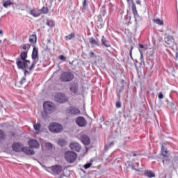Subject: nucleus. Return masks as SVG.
<instances>
[{
    "instance_id": "obj_22",
    "label": "nucleus",
    "mask_w": 178,
    "mask_h": 178,
    "mask_svg": "<svg viewBox=\"0 0 178 178\" xmlns=\"http://www.w3.org/2000/svg\"><path fill=\"white\" fill-rule=\"evenodd\" d=\"M161 154L163 156H169V154H168V149L165 148V146H163V144H162V146H161Z\"/></svg>"
},
{
    "instance_id": "obj_29",
    "label": "nucleus",
    "mask_w": 178,
    "mask_h": 178,
    "mask_svg": "<svg viewBox=\"0 0 178 178\" xmlns=\"http://www.w3.org/2000/svg\"><path fill=\"white\" fill-rule=\"evenodd\" d=\"M6 138V134H5V131L3 130L0 129V141H2V140H5Z\"/></svg>"
},
{
    "instance_id": "obj_4",
    "label": "nucleus",
    "mask_w": 178,
    "mask_h": 178,
    "mask_svg": "<svg viewBox=\"0 0 178 178\" xmlns=\"http://www.w3.org/2000/svg\"><path fill=\"white\" fill-rule=\"evenodd\" d=\"M31 56L33 61L32 62L31 65L29 67V70L34 69V66H35L37 65V62H38V49L33 47Z\"/></svg>"
},
{
    "instance_id": "obj_12",
    "label": "nucleus",
    "mask_w": 178,
    "mask_h": 178,
    "mask_svg": "<svg viewBox=\"0 0 178 178\" xmlns=\"http://www.w3.org/2000/svg\"><path fill=\"white\" fill-rule=\"evenodd\" d=\"M31 148H40V143L35 139H31L28 143Z\"/></svg>"
},
{
    "instance_id": "obj_44",
    "label": "nucleus",
    "mask_w": 178,
    "mask_h": 178,
    "mask_svg": "<svg viewBox=\"0 0 178 178\" xmlns=\"http://www.w3.org/2000/svg\"><path fill=\"white\" fill-rule=\"evenodd\" d=\"M159 99H163V94H162V92H160L159 94Z\"/></svg>"
},
{
    "instance_id": "obj_43",
    "label": "nucleus",
    "mask_w": 178,
    "mask_h": 178,
    "mask_svg": "<svg viewBox=\"0 0 178 178\" xmlns=\"http://www.w3.org/2000/svg\"><path fill=\"white\" fill-rule=\"evenodd\" d=\"M27 47L29 49H30V44H24L23 47H22V49L26 50L27 49Z\"/></svg>"
},
{
    "instance_id": "obj_27",
    "label": "nucleus",
    "mask_w": 178,
    "mask_h": 178,
    "mask_svg": "<svg viewBox=\"0 0 178 178\" xmlns=\"http://www.w3.org/2000/svg\"><path fill=\"white\" fill-rule=\"evenodd\" d=\"M163 157V165H169L170 163V159H169V156Z\"/></svg>"
},
{
    "instance_id": "obj_20",
    "label": "nucleus",
    "mask_w": 178,
    "mask_h": 178,
    "mask_svg": "<svg viewBox=\"0 0 178 178\" xmlns=\"http://www.w3.org/2000/svg\"><path fill=\"white\" fill-rule=\"evenodd\" d=\"M165 42L168 44V45H171L173 42V36L168 35L165 38Z\"/></svg>"
},
{
    "instance_id": "obj_36",
    "label": "nucleus",
    "mask_w": 178,
    "mask_h": 178,
    "mask_svg": "<svg viewBox=\"0 0 178 178\" xmlns=\"http://www.w3.org/2000/svg\"><path fill=\"white\" fill-rule=\"evenodd\" d=\"M51 45H52V42L51 41V39H48L47 45V49H51Z\"/></svg>"
},
{
    "instance_id": "obj_8",
    "label": "nucleus",
    "mask_w": 178,
    "mask_h": 178,
    "mask_svg": "<svg viewBox=\"0 0 178 178\" xmlns=\"http://www.w3.org/2000/svg\"><path fill=\"white\" fill-rule=\"evenodd\" d=\"M44 112L45 113H52L54 111V104L51 102H45L43 104Z\"/></svg>"
},
{
    "instance_id": "obj_35",
    "label": "nucleus",
    "mask_w": 178,
    "mask_h": 178,
    "mask_svg": "<svg viewBox=\"0 0 178 178\" xmlns=\"http://www.w3.org/2000/svg\"><path fill=\"white\" fill-rule=\"evenodd\" d=\"M12 5V2L10 1H3V6L4 8H8V6H10Z\"/></svg>"
},
{
    "instance_id": "obj_5",
    "label": "nucleus",
    "mask_w": 178,
    "mask_h": 178,
    "mask_svg": "<svg viewBox=\"0 0 178 178\" xmlns=\"http://www.w3.org/2000/svg\"><path fill=\"white\" fill-rule=\"evenodd\" d=\"M65 158L69 163H73L77 159V154L74 152L68 151L65 153Z\"/></svg>"
},
{
    "instance_id": "obj_45",
    "label": "nucleus",
    "mask_w": 178,
    "mask_h": 178,
    "mask_svg": "<svg viewBox=\"0 0 178 178\" xmlns=\"http://www.w3.org/2000/svg\"><path fill=\"white\" fill-rule=\"evenodd\" d=\"M122 106V104L120 103V102H116V107L117 108H120Z\"/></svg>"
},
{
    "instance_id": "obj_53",
    "label": "nucleus",
    "mask_w": 178,
    "mask_h": 178,
    "mask_svg": "<svg viewBox=\"0 0 178 178\" xmlns=\"http://www.w3.org/2000/svg\"><path fill=\"white\" fill-rule=\"evenodd\" d=\"M136 154H133V156H136Z\"/></svg>"
},
{
    "instance_id": "obj_41",
    "label": "nucleus",
    "mask_w": 178,
    "mask_h": 178,
    "mask_svg": "<svg viewBox=\"0 0 178 178\" xmlns=\"http://www.w3.org/2000/svg\"><path fill=\"white\" fill-rule=\"evenodd\" d=\"M91 163H87V164H85L84 165V168H85V169H88V168H91Z\"/></svg>"
},
{
    "instance_id": "obj_33",
    "label": "nucleus",
    "mask_w": 178,
    "mask_h": 178,
    "mask_svg": "<svg viewBox=\"0 0 178 178\" xmlns=\"http://www.w3.org/2000/svg\"><path fill=\"white\" fill-rule=\"evenodd\" d=\"M154 23H156V24H159V26H163V21L161 19H156L153 20Z\"/></svg>"
},
{
    "instance_id": "obj_37",
    "label": "nucleus",
    "mask_w": 178,
    "mask_h": 178,
    "mask_svg": "<svg viewBox=\"0 0 178 178\" xmlns=\"http://www.w3.org/2000/svg\"><path fill=\"white\" fill-rule=\"evenodd\" d=\"M44 146L46 147V148L51 149V148H52V147H53V145H52V143H44Z\"/></svg>"
},
{
    "instance_id": "obj_32",
    "label": "nucleus",
    "mask_w": 178,
    "mask_h": 178,
    "mask_svg": "<svg viewBox=\"0 0 178 178\" xmlns=\"http://www.w3.org/2000/svg\"><path fill=\"white\" fill-rule=\"evenodd\" d=\"M145 175L149 178L155 177V174L152 172V171H146Z\"/></svg>"
},
{
    "instance_id": "obj_26",
    "label": "nucleus",
    "mask_w": 178,
    "mask_h": 178,
    "mask_svg": "<svg viewBox=\"0 0 178 178\" xmlns=\"http://www.w3.org/2000/svg\"><path fill=\"white\" fill-rule=\"evenodd\" d=\"M19 59H21L22 62L26 60V59H27V52L24 51L22 53H21V54L19 55Z\"/></svg>"
},
{
    "instance_id": "obj_42",
    "label": "nucleus",
    "mask_w": 178,
    "mask_h": 178,
    "mask_svg": "<svg viewBox=\"0 0 178 178\" xmlns=\"http://www.w3.org/2000/svg\"><path fill=\"white\" fill-rule=\"evenodd\" d=\"M83 9H86V8H87V0L83 1Z\"/></svg>"
},
{
    "instance_id": "obj_13",
    "label": "nucleus",
    "mask_w": 178,
    "mask_h": 178,
    "mask_svg": "<svg viewBox=\"0 0 178 178\" xmlns=\"http://www.w3.org/2000/svg\"><path fill=\"white\" fill-rule=\"evenodd\" d=\"M125 165L128 169H134V170H136V172H143V170H141L139 168H136V165H134V164L130 161L125 163Z\"/></svg>"
},
{
    "instance_id": "obj_7",
    "label": "nucleus",
    "mask_w": 178,
    "mask_h": 178,
    "mask_svg": "<svg viewBox=\"0 0 178 178\" xmlns=\"http://www.w3.org/2000/svg\"><path fill=\"white\" fill-rule=\"evenodd\" d=\"M54 99L56 102L63 104L64 102H67V96L63 93H58L55 95Z\"/></svg>"
},
{
    "instance_id": "obj_2",
    "label": "nucleus",
    "mask_w": 178,
    "mask_h": 178,
    "mask_svg": "<svg viewBox=\"0 0 178 178\" xmlns=\"http://www.w3.org/2000/svg\"><path fill=\"white\" fill-rule=\"evenodd\" d=\"M16 65L17 67L21 70H24V69H29V65H30V60H25L24 61H22L20 58H16Z\"/></svg>"
},
{
    "instance_id": "obj_21",
    "label": "nucleus",
    "mask_w": 178,
    "mask_h": 178,
    "mask_svg": "<svg viewBox=\"0 0 178 178\" xmlns=\"http://www.w3.org/2000/svg\"><path fill=\"white\" fill-rule=\"evenodd\" d=\"M102 44L104 45V47H106V48H109V47H111V42L106 40L104 36H102Z\"/></svg>"
},
{
    "instance_id": "obj_55",
    "label": "nucleus",
    "mask_w": 178,
    "mask_h": 178,
    "mask_svg": "<svg viewBox=\"0 0 178 178\" xmlns=\"http://www.w3.org/2000/svg\"><path fill=\"white\" fill-rule=\"evenodd\" d=\"M127 2H130V0H127Z\"/></svg>"
},
{
    "instance_id": "obj_3",
    "label": "nucleus",
    "mask_w": 178,
    "mask_h": 178,
    "mask_svg": "<svg viewBox=\"0 0 178 178\" xmlns=\"http://www.w3.org/2000/svg\"><path fill=\"white\" fill-rule=\"evenodd\" d=\"M49 129L51 133H61L63 131V127L58 122H53L49 124Z\"/></svg>"
},
{
    "instance_id": "obj_50",
    "label": "nucleus",
    "mask_w": 178,
    "mask_h": 178,
    "mask_svg": "<svg viewBox=\"0 0 178 178\" xmlns=\"http://www.w3.org/2000/svg\"><path fill=\"white\" fill-rule=\"evenodd\" d=\"M139 47H140L141 49H143V48H144V45H143V44H139Z\"/></svg>"
},
{
    "instance_id": "obj_19",
    "label": "nucleus",
    "mask_w": 178,
    "mask_h": 178,
    "mask_svg": "<svg viewBox=\"0 0 178 178\" xmlns=\"http://www.w3.org/2000/svg\"><path fill=\"white\" fill-rule=\"evenodd\" d=\"M22 152L26 154V155H34L35 152L34 151L30 149L29 147H22Z\"/></svg>"
},
{
    "instance_id": "obj_40",
    "label": "nucleus",
    "mask_w": 178,
    "mask_h": 178,
    "mask_svg": "<svg viewBox=\"0 0 178 178\" xmlns=\"http://www.w3.org/2000/svg\"><path fill=\"white\" fill-rule=\"evenodd\" d=\"M58 58L60 59V60H64L65 62L66 60V57H65V56L63 55H60V56H58Z\"/></svg>"
},
{
    "instance_id": "obj_17",
    "label": "nucleus",
    "mask_w": 178,
    "mask_h": 178,
    "mask_svg": "<svg viewBox=\"0 0 178 178\" xmlns=\"http://www.w3.org/2000/svg\"><path fill=\"white\" fill-rule=\"evenodd\" d=\"M30 13L32 16H33V17H40V16H41V13L38 8L32 9L30 11Z\"/></svg>"
},
{
    "instance_id": "obj_18",
    "label": "nucleus",
    "mask_w": 178,
    "mask_h": 178,
    "mask_svg": "<svg viewBox=\"0 0 178 178\" xmlns=\"http://www.w3.org/2000/svg\"><path fill=\"white\" fill-rule=\"evenodd\" d=\"M81 142L83 143V144H84V145H90L91 140L88 136L84 135L81 138Z\"/></svg>"
},
{
    "instance_id": "obj_49",
    "label": "nucleus",
    "mask_w": 178,
    "mask_h": 178,
    "mask_svg": "<svg viewBox=\"0 0 178 178\" xmlns=\"http://www.w3.org/2000/svg\"><path fill=\"white\" fill-rule=\"evenodd\" d=\"M115 144V143L111 142L110 144L108 145L107 147H112V145H113Z\"/></svg>"
},
{
    "instance_id": "obj_6",
    "label": "nucleus",
    "mask_w": 178,
    "mask_h": 178,
    "mask_svg": "<svg viewBox=\"0 0 178 178\" xmlns=\"http://www.w3.org/2000/svg\"><path fill=\"white\" fill-rule=\"evenodd\" d=\"M65 113L68 115L69 116L70 115H74V116H79L80 115L81 112L79 108L74 107V106H71L68 108L66 109Z\"/></svg>"
},
{
    "instance_id": "obj_38",
    "label": "nucleus",
    "mask_w": 178,
    "mask_h": 178,
    "mask_svg": "<svg viewBox=\"0 0 178 178\" xmlns=\"http://www.w3.org/2000/svg\"><path fill=\"white\" fill-rule=\"evenodd\" d=\"M140 65H145V62L144 61V56H143V54H140Z\"/></svg>"
},
{
    "instance_id": "obj_10",
    "label": "nucleus",
    "mask_w": 178,
    "mask_h": 178,
    "mask_svg": "<svg viewBox=\"0 0 178 178\" xmlns=\"http://www.w3.org/2000/svg\"><path fill=\"white\" fill-rule=\"evenodd\" d=\"M70 147L72 151H76V152H80V149H81L80 144L76 142L70 143Z\"/></svg>"
},
{
    "instance_id": "obj_47",
    "label": "nucleus",
    "mask_w": 178,
    "mask_h": 178,
    "mask_svg": "<svg viewBox=\"0 0 178 178\" xmlns=\"http://www.w3.org/2000/svg\"><path fill=\"white\" fill-rule=\"evenodd\" d=\"M27 74H30V72H29V70H24V76H27Z\"/></svg>"
},
{
    "instance_id": "obj_31",
    "label": "nucleus",
    "mask_w": 178,
    "mask_h": 178,
    "mask_svg": "<svg viewBox=\"0 0 178 178\" xmlns=\"http://www.w3.org/2000/svg\"><path fill=\"white\" fill-rule=\"evenodd\" d=\"M74 37H75L74 33H72L68 35L65 36V40L66 41H70V40L74 38Z\"/></svg>"
},
{
    "instance_id": "obj_30",
    "label": "nucleus",
    "mask_w": 178,
    "mask_h": 178,
    "mask_svg": "<svg viewBox=\"0 0 178 178\" xmlns=\"http://www.w3.org/2000/svg\"><path fill=\"white\" fill-rule=\"evenodd\" d=\"M46 24L47 26H49V27H54L55 26V22L52 20L47 19Z\"/></svg>"
},
{
    "instance_id": "obj_51",
    "label": "nucleus",
    "mask_w": 178,
    "mask_h": 178,
    "mask_svg": "<svg viewBox=\"0 0 178 178\" xmlns=\"http://www.w3.org/2000/svg\"><path fill=\"white\" fill-rule=\"evenodd\" d=\"M0 34H3V31H2V29H0Z\"/></svg>"
},
{
    "instance_id": "obj_25",
    "label": "nucleus",
    "mask_w": 178,
    "mask_h": 178,
    "mask_svg": "<svg viewBox=\"0 0 178 178\" xmlns=\"http://www.w3.org/2000/svg\"><path fill=\"white\" fill-rule=\"evenodd\" d=\"M29 42L31 44H35L37 42V35H32L29 37Z\"/></svg>"
},
{
    "instance_id": "obj_23",
    "label": "nucleus",
    "mask_w": 178,
    "mask_h": 178,
    "mask_svg": "<svg viewBox=\"0 0 178 178\" xmlns=\"http://www.w3.org/2000/svg\"><path fill=\"white\" fill-rule=\"evenodd\" d=\"M89 42L91 44V45H97V47H99V42L97 40H95L94 38H89Z\"/></svg>"
},
{
    "instance_id": "obj_11",
    "label": "nucleus",
    "mask_w": 178,
    "mask_h": 178,
    "mask_svg": "<svg viewBox=\"0 0 178 178\" xmlns=\"http://www.w3.org/2000/svg\"><path fill=\"white\" fill-rule=\"evenodd\" d=\"M12 148L15 152H22L23 146H22L20 143H14L12 145Z\"/></svg>"
},
{
    "instance_id": "obj_39",
    "label": "nucleus",
    "mask_w": 178,
    "mask_h": 178,
    "mask_svg": "<svg viewBox=\"0 0 178 178\" xmlns=\"http://www.w3.org/2000/svg\"><path fill=\"white\" fill-rule=\"evenodd\" d=\"M26 83V76L22 77V80L19 81V84L23 86Z\"/></svg>"
},
{
    "instance_id": "obj_9",
    "label": "nucleus",
    "mask_w": 178,
    "mask_h": 178,
    "mask_svg": "<svg viewBox=\"0 0 178 178\" xmlns=\"http://www.w3.org/2000/svg\"><path fill=\"white\" fill-rule=\"evenodd\" d=\"M76 123L79 127H86L87 126V120L84 117L79 116L76 118Z\"/></svg>"
},
{
    "instance_id": "obj_14",
    "label": "nucleus",
    "mask_w": 178,
    "mask_h": 178,
    "mask_svg": "<svg viewBox=\"0 0 178 178\" xmlns=\"http://www.w3.org/2000/svg\"><path fill=\"white\" fill-rule=\"evenodd\" d=\"M62 169L60 165H54L51 167V172L53 175H59L62 172Z\"/></svg>"
},
{
    "instance_id": "obj_52",
    "label": "nucleus",
    "mask_w": 178,
    "mask_h": 178,
    "mask_svg": "<svg viewBox=\"0 0 178 178\" xmlns=\"http://www.w3.org/2000/svg\"><path fill=\"white\" fill-rule=\"evenodd\" d=\"M130 56H131V59H133V56H131V50L130 51Z\"/></svg>"
},
{
    "instance_id": "obj_54",
    "label": "nucleus",
    "mask_w": 178,
    "mask_h": 178,
    "mask_svg": "<svg viewBox=\"0 0 178 178\" xmlns=\"http://www.w3.org/2000/svg\"><path fill=\"white\" fill-rule=\"evenodd\" d=\"M136 165L137 166H138V163H136Z\"/></svg>"
},
{
    "instance_id": "obj_1",
    "label": "nucleus",
    "mask_w": 178,
    "mask_h": 178,
    "mask_svg": "<svg viewBox=\"0 0 178 178\" xmlns=\"http://www.w3.org/2000/svg\"><path fill=\"white\" fill-rule=\"evenodd\" d=\"M74 79V74L72 72H63L60 74L59 80L63 83L72 81Z\"/></svg>"
},
{
    "instance_id": "obj_15",
    "label": "nucleus",
    "mask_w": 178,
    "mask_h": 178,
    "mask_svg": "<svg viewBox=\"0 0 178 178\" xmlns=\"http://www.w3.org/2000/svg\"><path fill=\"white\" fill-rule=\"evenodd\" d=\"M70 90L72 94H77L79 92V84L74 83H71Z\"/></svg>"
},
{
    "instance_id": "obj_48",
    "label": "nucleus",
    "mask_w": 178,
    "mask_h": 178,
    "mask_svg": "<svg viewBox=\"0 0 178 178\" xmlns=\"http://www.w3.org/2000/svg\"><path fill=\"white\" fill-rule=\"evenodd\" d=\"M136 3H137V5H141V1L140 0H137Z\"/></svg>"
},
{
    "instance_id": "obj_34",
    "label": "nucleus",
    "mask_w": 178,
    "mask_h": 178,
    "mask_svg": "<svg viewBox=\"0 0 178 178\" xmlns=\"http://www.w3.org/2000/svg\"><path fill=\"white\" fill-rule=\"evenodd\" d=\"M58 144L60 147H64V145H66V141L63 139H60L58 140Z\"/></svg>"
},
{
    "instance_id": "obj_28",
    "label": "nucleus",
    "mask_w": 178,
    "mask_h": 178,
    "mask_svg": "<svg viewBox=\"0 0 178 178\" xmlns=\"http://www.w3.org/2000/svg\"><path fill=\"white\" fill-rule=\"evenodd\" d=\"M40 127H41V124H40L39 122L33 124V128H34V130H35L36 134H38V132L40 131Z\"/></svg>"
},
{
    "instance_id": "obj_24",
    "label": "nucleus",
    "mask_w": 178,
    "mask_h": 178,
    "mask_svg": "<svg viewBox=\"0 0 178 178\" xmlns=\"http://www.w3.org/2000/svg\"><path fill=\"white\" fill-rule=\"evenodd\" d=\"M40 15H47L48 12H49V9L48 8L43 6L41 9L39 10Z\"/></svg>"
},
{
    "instance_id": "obj_46",
    "label": "nucleus",
    "mask_w": 178,
    "mask_h": 178,
    "mask_svg": "<svg viewBox=\"0 0 178 178\" xmlns=\"http://www.w3.org/2000/svg\"><path fill=\"white\" fill-rule=\"evenodd\" d=\"M94 55H95V54L92 51H90V54H89V56H90V58H94Z\"/></svg>"
},
{
    "instance_id": "obj_16",
    "label": "nucleus",
    "mask_w": 178,
    "mask_h": 178,
    "mask_svg": "<svg viewBox=\"0 0 178 178\" xmlns=\"http://www.w3.org/2000/svg\"><path fill=\"white\" fill-rule=\"evenodd\" d=\"M131 10L135 17V21L137 22L138 20H140V15H138V13L137 12V7H136V4L132 5Z\"/></svg>"
}]
</instances>
